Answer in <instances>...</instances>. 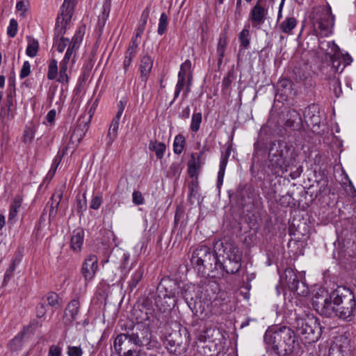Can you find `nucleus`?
<instances>
[{"label":"nucleus","instance_id":"obj_4","mask_svg":"<svg viewBox=\"0 0 356 356\" xmlns=\"http://www.w3.org/2000/svg\"><path fill=\"white\" fill-rule=\"evenodd\" d=\"M72 20V19H70ZM71 21H70L67 24H66V27H65L63 33H60L59 27L58 26V18L56 19V34L57 37H60L59 39H57L54 42V47L56 50L59 53H62L66 47L67 51L70 49L74 44L72 49L73 57L71 58L70 62L72 65H73L76 60V53L80 47V44L82 42L83 36L85 35L86 26H80L76 31L74 36L72 37V40L70 41L68 38H64L63 35L65 34L67 29L70 26Z\"/></svg>","mask_w":356,"mask_h":356},{"label":"nucleus","instance_id":"obj_5","mask_svg":"<svg viewBox=\"0 0 356 356\" xmlns=\"http://www.w3.org/2000/svg\"><path fill=\"white\" fill-rule=\"evenodd\" d=\"M74 44L66 51L64 58L60 63L58 71V61L55 58H51L48 63L47 79L49 80H56L60 83H67L69 76L67 74V68L72 65L70 60L73 57L72 49Z\"/></svg>","mask_w":356,"mask_h":356},{"label":"nucleus","instance_id":"obj_35","mask_svg":"<svg viewBox=\"0 0 356 356\" xmlns=\"http://www.w3.org/2000/svg\"><path fill=\"white\" fill-rule=\"evenodd\" d=\"M144 273V270L142 266H139L135 271L132 273L131 276L130 280L128 282V287L130 291H133L138 284L141 280Z\"/></svg>","mask_w":356,"mask_h":356},{"label":"nucleus","instance_id":"obj_8","mask_svg":"<svg viewBox=\"0 0 356 356\" xmlns=\"http://www.w3.org/2000/svg\"><path fill=\"white\" fill-rule=\"evenodd\" d=\"M191 261L198 271H202L206 268H211L213 263H216L217 258L209 247L201 245L193 251Z\"/></svg>","mask_w":356,"mask_h":356},{"label":"nucleus","instance_id":"obj_12","mask_svg":"<svg viewBox=\"0 0 356 356\" xmlns=\"http://www.w3.org/2000/svg\"><path fill=\"white\" fill-rule=\"evenodd\" d=\"M343 290L346 293H349V298L347 302H345L344 304L339 305V307L335 309L334 316L346 320L353 316L356 307V302L354 296L348 289H343Z\"/></svg>","mask_w":356,"mask_h":356},{"label":"nucleus","instance_id":"obj_7","mask_svg":"<svg viewBox=\"0 0 356 356\" xmlns=\"http://www.w3.org/2000/svg\"><path fill=\"white\" fill-rule=\"evenodd\" d=\"M216 254L225 258L232 266L229 269L231 273H236L241 268L242 252L239 248L231 241L220 243V248H216ZM229 271V270H227Z\"/></svg>","mask_w":356,"mask_h":356},{"label":"nucleus","instance_id":"obj_47","mask_svg":"<svg viewBox=\"0 0 356 356\" xmlns=\"http://www.w3.org/2000/svg\"><path fill=\"white\" fill-rule=\"evenodd\" d=\"M18 30V24L16 19H10L9 22V25L7 28V34L11 37L14 38Z\"/></svg>","mask_w":356,"mask_h":356},{"label":"nucleus","instance_id":"obj_30","mask_svg":"<svg viewBox=\"0 0 356 356\" xmlns=\"http://www.w3.org/2000/svg\"><path fill=\"white\" fill-rule=\"evenodd\" d=\"M227 45V38L225 33H221L219 36L216 54L218 58V63L221 65L222 63V59L225 55V49Z\"/></svg>","mask_w":356,"mask_h":356},{"label":"nucleus","instance_id":"obj_46","mask_svg":"<svg viewBox=\"0 0 356 356\" xmlns=\"http://www.w3.org/2000/svg\"><path fill=\"white\" fill-rule=\"evenodd\" d=\"M35 137V131L33 128L26 127L22 136V141L25 143H31Z\"/></svg>","mask_w":356,"mask_h":356},{"label":"nucleus","instance_id":"obj_25","mask_svg":"<svg viewBox=\"0 0 356 356\" xmlns=\"http://www.w3.org/2000/svg\"><path fill=\"white\" fill-rule=\"evenodd\" d=\"M230 155V151L227 149L225 153H222L220 157L219 170L218 172L217 186L220 188L223 183L225 168L227 164L228 158Z\"/></svg>","mask_w":356,"mask_h":356},{"label":"nucleus","instance_id":"obj_23","mask_svg":"<svg viewBox=\"0 0 356 356\" xmlns=\"http://www.w3.org/2000/svg\"><path fill=\"white\" fill-rule=\"evenodd\" d=\"M88 127V123H86L83 127L79 125L74 129L70 138V143L72 146L69 147L70 148L74 149L80 143L86 135Z\"/></svg>","mask_w":356,"mask_h":356},{"label":"nucleus","instance_id":"obj_58","mask_svg":"<svg viewBox=\"0 0 356 356\" xmlns=\"http://www.w3.org/2000/svg\"><path fill=\"white\" fill-rule=\"evenodd\" d=\"M56 116V111L55 109L50 110L47 115H46V120L48 124H52L54 122L55 118Z\"/></svg>","mask_w":356,"mask_h":356},{"label":"nucleus","instance_id":"obj_15","mask_svg":"<svg viewBox=\"0 0 356 356\" xmlns=\"http://www.w3.org/2000/svg\"><path fill=\"white\" fill-rule=\"evenodd\" d=\"M266 13V10L259 2L255 4L249 15V20L252 27L259 29L264 24Z\"/></svg>","mask_w":356,"mask_h":356},{"label":"nucleus","instance_id":"obj_32","mask_svg":"<svg viewBox=\"0 0 356 356\" xmlns=\"http://www.w3.org/2000/svg\"><path fill=\"white\" fill-rule=\"evenodd\" d=\"M121 115H115L113 118L112 122L111 124L107 137L108 138V144L111 145L113 141L115 140L119 128L120 120L121 118Z\"/></svg>","mask_w":356,"mask_h":356},{"label":"nucleus","instance_id":"obj_31","mask_svg":"<svg viewBox=\"0 0 356 356\" xmlns=\"http://www.w3.org/2000/svg\"><path fill=\"white\" fill-rule=\"evenodd\" d=\"M195 291V286L193 285L186 286L181 292L182 297L191 309H194L195 307V300L192 295V292Z\"/></svg>","mask_w":356,"mask_h":356},{"label":"nucleus","instance_id":"obj_60","mask_svg":"<svg viewBox=\"0 0 356 356\" xmlns=\"http://www.w3.org/2000/svg\"><path fill=\"white\" fill-rule=\"evenodd\" d=\"M58 165L59 161H58L57 159H54L51 164V168L48 172V176L52 177L54 175Z\"/></svg>","mask_w":356,"mask_h":356},{"label":"nucleus","instance_id":"obj_43","mask_svg":"<svg viewBox=\"0 0 356 356\" xmlns=\"http://www.w3.org/2000/svg\"><path fill=\"white\" fill-rule=\"evenodd\" d=\"M168 26V16L165 13H162L159 22L158 26V33L159 35H163L166 29Z\"/></svg>","mask_w":356,"mask_h":356},{"label":"nucleus","instance_id":"obj_9","mask_svg":"<svg viewBox=\"0 0 356 356\" xmlns=\"http://www.w3.org/2000/svg\"><path fill=\"white\" fill-rule=\"evenodd\" d=\"M282 278L285 280L291 291L300 296H306L308 294L309 289L307 286L304 282L300 284L298 277L292 268H286Z\"/></svg>","mask_w":356,"mask_h":356},{"label":"nucleus","instance_id":"obj_55","mask_svg":"<svg viewBox=\"0 0 356 356\" xmlns=\"http://www.w3.org/2000/svg\"><path fill=\"white\" fill-rule=\"evenodd\" d=\"M82 350L78 346H69L67 354L69 356H82Z\"/></svg>","mask_w":356,"mask_h":356},{"label":"nucleus","instance_id":"obj_28","mask_svg":"<svg viewBox=\"0 0 356 356\" xmlns=\"http://www.w3.org/2000/svg\"><path fill=\"white\" fill-rule=\"evenodd\" d=\"M153 60L149 56H144L140 60V69L143 81H147L152 71Z\"/></svg>","mask_w":356,"mask_h":356},{"label":"nucleus","instance_id":"obj_20","mask_svg":"<svg viewBox=\"0 0 356 356\" xmlns=\"http://www.w3.org/2000/svg\"><path fill=\"white\" fill-rule=\"evenodd\" d=\"M79 307L80 304L77 300H72L68 303L63 317L65 323L70 324L76 319L79 312Z\"/></svg>","mask_w":356,"mask_h":356},{"label":"nucleus","instance_id":"obj_6","mask_svg":"<svg viewBox=\"0 0 356 356\" xmlns=\"http://www.w3.org/2000/svg\"><path fill=\"white\" fill-rule=\"evenodd\" d=\"M334 17L328 5L317 11L313 18V29L316 35L327 37L332 33Z\"/></svg>","mask_w":356,"mask_h":356},{"label":"nucleus","instance_id":"obj_10","mask_svg":"<svg viewBox=\"0 0 356 356\" xmlns=\"http://www.w3.org/2000/svg\"><path fill=\"white\" fill-rule=\"evenodd\" d=\"M76 0H64L58 16V26L60 33L64 31L66 24L70 21L74 13V8Z\"/></svg>","mask_w":356,"mask_h":356},{"label":"nucleus","instance_id":"obj_18","mask_svg":"<svg viewBox=\"0 0 356 356\" xmlns=\"http://www.w3.org/2000/svg\"><path fill=\"white\" fill-rule=\"evenodd\" d=\"M304 118L308 125L318 127L321 123L319 111L316 106H309L304 111Z\"/></svg>","mask_w":356,"mask_h":356},{"label":"nucleus","instance_id":"obj_2","mask_svg":"<svg viewBox=\"0 0 356 356\" xmlns=\"http://www.w3.org/2000/svg\"><path fill=\"white\" fill-rule=\"evenodd\" d=\"M268 159L269 167L275 175L280 176L293 165L295 156L293 152L286 146L282 147L273 143L269 149Z\"/></svg>","mask_w":356,"mask_h":356},{"label":"nucleus","instance_id":"obj_49","mask_svg":"<svg viewBox=\"0 0 356 356\" xmlns=\"http://www.w3.org/2000/svg\"><path fill=\"white\" fill-rule=\"evenodd\" d=\"M331 86H332V89L333 90V92L334 93V95L337 97H339L342 93L340 81L338 79H334L332 81Z\"/></svg>","mask_w":356,"mask_h":356},{"label":"nucleus","instance_id":"obj_34","mask_svg":"<svg viewBox=\"0 0 356 356\" xmlns=\"http://www.w3.org/2000/svg\"><path fill=\"white\" fill-rule=\"evenodd\" d=\"M27 40V47L26 49V54L31 57L34 58L39 49V42L32 36H26Z\"/></svg>","mask_w":356,"mask_h":356},{"label":"nucleus","instance_id":"obj_37","mask_svg":"<svg viewBox=\"0 0 356 356\" xmlns=\"http://www.w3.org/2000/svg\"><path fill=\"white\" fill-rule=\"evenodd\" d=\"M149 148L151 151L155 152L156 156L159 159H161L163 157V154L165 151V145L163 143L150 141Z\"/></svg>","mask_w":356,"mask_h":356},{"label":"nucleus","instance_id":"obj_57","mask_svg":"<svg viewBox=\"0 0 356 356\" xmlns=\"http://www.w3.org/2000/svg\"><path fill=\"white\" fill-rule=\"evenodd\" d=\"M140 43V40L139 38H136V36H133L131 39V44H129L128 49H132V51L137 52V49L139 44Z\"/></svg>","mask_w":356,"mask_h":356},{"label":"nucleus","instance_id":"obj_27","mask_svg":"<svg viewBox=\"0 0 356 356\" xmlns=\"http://www.w3.org/2000/svg\"><path fill=\"white\" fill-rule=\"evenodd\" d=\"M280 338L282 346L285 344L289 348L295 342V335L293 332L289 327H282L280 328Z\"/></svg>","mask_w":356,"mask_h":356},{"label":"nucleus","instance_id":"obj_11","mask_svg":"<svg viewBox=\"0 0 356 356\" xmlns=\"http://www.w3.org/2000/svg\"><path fill=\"white\" fill-rule=\"evenodd\" d=\"M317 54L322 59L330 60L332 64L336 56L339 55V47L334 41H319Z\"/></svg>","mask_w":356,"mask_h":356},{"label":"nucleus","instance_id":"obj_19","mask_svg":"<svg viewBox=\"0 0 356 356\" xmlns=\"http://www.w3.org/2000/svg\"><path fill=\"white\" fill-rule=\"evenodd\" d=\"M178 76L187 78V86L183 93V98H185L190 92V88L193 79L191 60H186L185 62L181 65L180 70L178 73Z\"/></svg>","mask_w":356,"mask_h":356},{"label":"nucleus","instance_id":"obj_54","mask_svg":"<svg viewBox=\"0 0 356 356\" xmlns=\"http://www.w3.org/2000/svg\"><path fill=\"white\" fill-rule=\"evenodd\" d=\"M191 158L193 159V162H192V161H190V163H189V172H190L191 174H192L193 172H195V170H196L197 168H199V167H200V165H199V161H200V160L201 155H200V154H199V155L197 156V161H195V156H194V155H193V154L191 156Z\"/></svg>","mask_w":356,"mask_h":356},{"label":"nucleus","instance_id":"obj_29","mask_svg":"<svg viewBox=\"0 0 356 356\" xmlns=\"http://www.w3.org/2000/svg\"><path fill=\"white\" fill-rule=\"evenodd\" d=\"M129 347V341H128L127 334H118L114 341V348L116 353L121 355L122 351L126 350Z\"/></svg>","mask_w":356,"mask_h":356},{"label":"nucleus","instance_id":"obj_13","mask_svg":"<svg viewBox=\"0 0 356 356\" xmlns=\"http://www.w3.org/2000/svg\"><path fill=\"white\" fill-rule=\"evenodd\" d=\"M350 342L348 338L341 336L335 339L329 350V356H348Z\"/></svg>","mask_w":356,"mask_h":356},{"label":"nucleus","instance_id":"obj_51","mask_svg":"<svg viewBox=\"0 0 356 356\" xmlns=\"http://www.w3.org/2000/svg\"><path fill=\"white\" fill-rule=\"evenodd\" d=\"M132 201L133 203L136 205H141L145 203L143 194L138 191H134L132 194Z\"/></svg>","mask_w":356,"mask_h":356},{"label":"nucleus","instance_id":"obj_64","mask_svg":"<svg viewBox=\"0 0 356 356\" xmlns=\"http://www.w3.org/2000/svg\"><path fill=\"white\" fill-rule=\"evenodd\" d=\"M132 62V60L130 59L129 58H127V57H124V60H123V68H124V72L126 73L127 71L128 70L129 66L131 65V63Z\"/></svg>","mask_w":356,"mask_h":356},{"label":"nucleus","instance_id":"obj_26","mask_svg":"<svg viewBox=\"0 0 356 356\" xmlns=\"http://www.w3.org/2000/svg\"><path fill=\"white\" fill-rule=\"evenodd\" d=\"M22 197L17 195L15 196L10 205L8 213V222L14 223L17 220L18 211L22 206Z\"/></svg>","mask_w":356,"mask_h":356},{"label":"nucleus","instance_id":"obj_56","mask_svg":"<svg viewBox=\"0 0 356 356\" xmlns=\"http://www.w3.org/2000/svg\"><path fill=\"white\" fill-rule=\"evenodd\" d=\"M62 349L60 347L52 345L49 349L48 356H61Z\"/></svg>","mask_w":356,"mask_h":356},{"label":"nucleus","instance_id":"obj_44","mask_svg":"<svg viewBox=\"0 0 356 356\" xmlns=\"http://www.w3.org/2000/svg\"><path fill=\"white\" fill-rule=\"evenodd\" d=\"M185 86H187V78H183V77L178 76V80H177V83L176 84L175 94H174V100L176 99L179 97L181 91L184 89V87Z\"/></svg>","mask_w":356,"mask_h":356},{"label":"nucleus","instance_id":"obj_22","mask_svg":"<svg viewBox=\"0 0 356 356\" xmlns=\"http://www.w3.org/2000/svg\"><path fill=\"white\" fill-rule=\"evenodd\" d=\"M84 232L81 228L74 229L71 237L70 246L74 252H79L83 243Z\"/></svg>","mask_w":356,"mask_h":356},{"label":"nucleus","instance_id":"obj_61","mask_svg":"<svg viewBox=\"0 0 356 356\" xmlns=\"http://www.w3.org/2000/svg\"><path fill=\"white\" fill-rule=\"evenodd\" d=\"M164 298H168V299L172 300V302H170V305H172L173 307L175 305L177 302V298L176 293L175 291H171L169 293H166L164 296Z\"/></svg>","mask_w":356,"mask_h":356},{"label":"nucleus","instance_id":"obj_50","mask_svg":"<svg viewBox=\"0 0 356 356\" xmlns=\"http://www.w3.org/2000/svg\"><path fill=\"white\" fill-rule=\"evenodd\" d=\"M102 203V196L101 195H93L90 201V207L92 209H98Z\"/></svg>","mask_w":356,"mask_h":356},{"label":"nucleus","instance_id":"obj_53","mask_svg":"<svg viewBox=\"0 0 356 356\" xmlns=\"http://www.w3.org/2000/svg\"><path fill=\"white\" fill-rule=\"evenodd\" d=\"M29 3L24 1H20L17 3L16 9L21 12L20 15L24 17L28 10Z\"/></svg>","mask_w":356,"mask_h":356},{"label":"nucleus","instance_id":"obj_62","mask_svg":"<svg viewBox=\"0 0 356 356\" xmlns=\"http://www.w3.org/2000/svg\"><path fill=\"white\" fill-rule=\"evenodd\" d=\"M125 106H126V102L120 100L118 104V112H117L116 115L122 116L123 111L125 108Z\"/></svg>","mask_w":356,"mask_h":356},{"label":"nucleus","instance_id":"obj_24","mask_svg":"<svg viewBox=\"0 0 356 356\" xmlns=\"http://www.w3.org/2000/svg\"><path fill=\"white\" fill-rule=\"evenodd\" d=\"M278 93L286 99L295 95L292 88V82L288 79L281 80L277 84Z\"/></svg>","mask_w":356,"mask_h":356},{"label":"nucleus","instance_id":"obj_48","mask_svg":"<svg viewBox=\"0 0 356 356\" xmlns=\"http://www.w3.org/2000/svg\"><path fill=\"white\" fill-rule=\"evenodd\" d=\"M48 305L51 307H56L58 305V296L54 292L49 293L46 296Z\"/></svg>","mask_w":356,"mask_h":356},{"label":"nucleus","instance_id":"obj_3","mask_svg":"<svg viewBox=\"0 0 356 356\" xmlns=\"http://www.w3.org/2000/svg\"><path fill=\"white\" fill-rule=\"evenodd\" d=\"M296 329L297 334L307 343H316L322 334V327L319 320L313 314H308L304 318H297Z\"/></svg>","mask_w":356,"mask_h":356},{"label":"nucleus","instance_id":"obj_59","mask_svg":"<svg viewBox=\"0 0 356 356\" xmlns=\"http://www.w3.org/2000/svg\"><path fill=\"white\" fill-rule=\"evenodd\" d=\"M0 118L3 123H6L9 120V109L3 108L0 112Z\"/></svg>","mask_w":356,"mask_h":356},{"label":"nucleus","instance_id":"obj_16","mask_svg":"<svg viewBox=\"0 0 356 356\" xmlns=\"http://www.w3.org/2000/svg\"><path fill=\"white\" fill-rule=\"evenodd\" d=\"M339 54L332 60V69L335 73H341L344 68L353 62V58L348 53H343L339 49Z\"/></svg>","mask_w":356,"mask_h":356},{"label":"nucleus","instance_id":"obj_1","mask_svg":"<svg viewBox=\"0 0 356 356\" xmlns=\"http://www.w3.org/2000/svg\"><path fill=\"white\" fill-rule=\"evenodd\" d=\"M343 289L338 288L328 295L323 288H318L312 298L313 306L322 315L334 316L335 309L344 304L349 298V293L343 294Z\"/></svg>","mask_w":356,"mask_h":356},{"label":"nucleus","instance_id":"obj_41","mask_svg":"<svg viewBox=\"0 0 356 356\" xmlns=\"http://www.w3.org/2000/svg\"><path fill=\"white\" fill-rule=\"evenodd\" d=\"M19 263V260H18L17 259H15L13 260L9 267L6 269L3 276V285H6L8 283V282L13 277L14 272Z\"/></svg>","mask_w":356,"mask_h":356},{"label":"nucleus","instance_id":"obj_52","mask_svg":"<svg viewBox=\"0 0 356 356\" xmlns=\"http://www.w3.org/2000/svg\"><path fill=\"white\" fill-rule=\"evenodd\" d=\"M31 72V64L29 61H24L20 71V77L24 79L27 77Z\"/></svg>","mask_w":356,"mask_h":356},{"label":"nucleus","instance_id":"obj_21","mask_svg":"<svg viewBox=\"0 0 356 356\" xmlns=\"http://www.w3.org/2000/svg\"><path fill=\"white\" fill-rule=\"evenodd\" d=\"M143 337H140L138 333H132L128 336V341L130 343H134L138 346H145L149 343L150 341V333L145 329L141 333Z\"/></svg>","mask_w":356,"mask_h":356},{"label":"nucleus","instance_id":"obj_40","mask_svg":"<svg viewBox=\"0 0 356 356\" xmlns=\"http://www.w3.org/2000/svg\"><path fill=\"white\" fill-rule=\"evenodd\" d=\"M120 268L122 270V271L128 272L131 268L132 264H130L129 263V259H130V254L129 253L124 252V251H120Z\"/></svg>","mask_w":356,"mask_h":356},{"label":"nucleus","instance_id":"obj_39","mask_svg":"<svg viewBox=\"0 0 356 356\" xmlns=\"http://www.w3.org/2000/svg\"><path fill=\"white\" fill-rule=\"evenodd\" d=\"M147 18H148V13L144 11L140 16V19L138 22V27L136 28V29L135 31V33H134V36L140 38L141 35H143V33L145 29Z\"/></svg>","mask_w":356,"mask_h":356},{"label":"nucleus","instance_id":"obj_33","mask_svg":"<svg viewBox=\"0 0 356 356\" xmlns=\"http://www.w3.org/2000/svg\"><path fill=\"white\" fill-rule=\"evenodd\" d=\"M296 25L297 20L294 17H287L280 23L279 28L282 33L291 34Z\"/></svg>","mask_w":356,"mask_h":356},{"label":"nucleus","instance_id":"obj_45","mask_svg":"<svg viewBox=\"0 0 356 356\" xmlns=\"http://www.w3.org/2000/svg\"><path fill=\"white\" fill-rule=\"evenodd\" d=\"M239 40L241 42V45L247 48L250 44V32L248 29H244L241 31L239 34Z\"/></svg>","mask_w":356,"mask_h":356},{"label":"nucleus","instance_id":"obj_14","mask_svg":"<svg viewBox=\"0 0 356 356\" xmlns=\"http://www.w3.org/2000/svg\"><path fill=\"white\" fill-rule=\"evenodd\" d=\"M98 268V259L94 254L88 255L82 265V273L86 281L91 280L95 275Z\"/></svg>","mask_w":356,"mask_h":356},{"label":"nucleus","instance_id":"obj_36","mask_svg":"<svg viewBox=\"0 0 356 356\" xmlns=\"http://www.w3.org/2000/svg\"><path fill=\"white\" fill-rule=\"evenodd\" d=\"M63 197V193L61 191H56L51 196V208L49 210V217L54 216L57 213L60 200Z\"/></svg>","mask_w":356,"mask_h":356},{"label":"nucleus","instance_id":"obj_63","mask_svg":"<svg viewBox=\"0 0 356 356\" xmlns=\"http://www.w3.org/2000/svg\"><path fill=\"white\" fill-rule=\"evenodd\" d=\"M191 109L189 106H186L183 109L181 114L179 115V117L181 118H188L190 115Z\"/></svg>","mask_w":356,"mask_h":356},{"label":"nucleus","instance_id":"obj_42","mask_svg":"<svg viewBox=\"0 0 356 356\" xmlns=\"http://www.w3.org/2000/svg\"><path fill=\"white\" fill-rule=\"evenodd\" d=\"M202 120V116L201 113H194L193 114L190 126L192 131L197 132L199 130Z\"/></svg>","mask_w":356,"mask_h":356},{"label":"nucleus","instance_id":"obj_17","mask_svg":"<svg viewBox=\"0 0 356 356\" xmlns=\"http://www.w3.org/2000/svg\"><path fill=\"white\" fill-rule=\"evenodd\" d=\"M264 341L272 350L276 353L282 347L280 329L277 330H268L264 334Z\"/></svg>","mask_w":356,"mask_h":356},{"label":"nucleus","instance_id":"obj_38","mask_svg":"<svg viewBox=\"0 0 356 356\" xmlns=\"http://www.w3.org/2000/svg\"><path fill=\"white\" fill-rule=\"evenodd\" d=\"M186 143L185 138L181 134H178L175 137L173 142V151L176 154H180L184 148Z\"/></svg>","mask_w":356,"mask_h":356}]
</instances>
